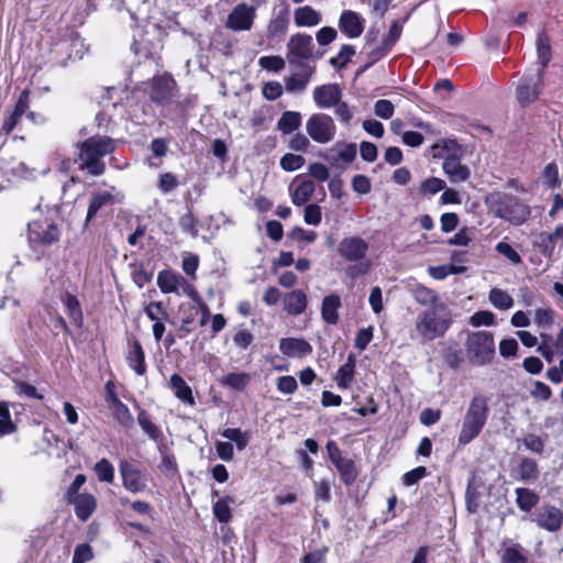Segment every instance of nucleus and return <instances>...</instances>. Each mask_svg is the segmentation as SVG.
Instances as JSON below:
<instances>
[{"label": "nucleus", "mask_w": 563, "mask_h": 563, "mask_svg": "<svg viewBox=\"0 0 563 563\" xmlns=\"http://www.w3.org/2000/svg\"><path fill=\"white\" fill-rule=\"evenodd\" d=\"M495 323V314L488 310H481L475 312L470 318L472 327L493 325Z\"/></svg>", "instance_id": "13d9d810"}, {"label": "nucleus", "mask_w": 563, "mask_h": 563, "mask_svg": "<svg viewBox=\"0 0 563 563\" xmlns=\"http://www.w3.org/2000/svg\"><path fill=\"white\" fill-rule=\"evenodd\" d=\"M322 15L310 5L298 7L294 11V22L297 27H313L321 23Z\"/></svg>", "instance_id": "a878e982"}, {"label": "nucleus", "mask_w": 563, "mask_h": 563, "mask_svg": "<svg viewBox=\"0 0 563 563\" xmlns=\"http://www.w3.org/2000/svg\"><path fill=\"white\" fill-rule=\"evenodd\" d=\"M368 251V244L361 238H345L339 245V253L346 261L362 260Z\"/></svg>", "instance_id": "a211bd4d"}, {"label": "nucleus", "mask_w": 563, "mask_h": 563, "mask_svg": "<svg viewBox=\"0 0 563 563\" xmlns=\"http://www.w3.org/2000/svg\"><path fill=\"white\" fill-rule=\"evenodd\" d=\"M537 52H538V58L541 64L540 70H542L548 65L550 57H551V48H550V44H549V38L543 33L538 35Z\"/></svg>", "instance_id": "603ef678"}, {"label": "nucleus", "mask_w": 563, "mask_h": 563, "mask_svg": "<svg viewBox=\"0 0 563 563\" xmlns=\"http://www.w3.org/2000/svg\"><path fill=\"white\" fill-rule=\"evenodd\" d=\"M305 157L287 153L280 158V167L286 172H295L305 165Z\"/></svg>", "instance_id": "6e6d98bb"}, {"label": "nucleus", "mask_w": 563, "mask_h": 563, "mask_svg": "<svg viewBox=\"0 0 563 563\" xmlns=\"http://www.w3.org/2000/svg\"><path fill=\"white\" fill-rule=\"evenodd\" d=\"M394 110V104L386 99H379L378 101L375 102L374 106L375 114L385 120L390 119L393 117Z\"/></svg>", "instance_id": "e2e57ef3"}, {"label": "nucleus", "mask_w": 563, "mask_h": 563, "mask_svg": "<svg viewBox=\"0 0 563 563\" xmlns=\"http://www.w3.org/2000/svg\"><path fill=\"white\" fill-rule=\"evenodd\" d=\"M355 55V48L352 45L345 44L340 48L336 56L330 58V64L338 69L345 67Z\"/></svg>", "instance_id": "864d4df0"}, {"label": "nucleus", "mask_w": 563, "mask_h": 563, "mask_svg": "<svg viewBox=\"0 0 563 563\" xmlns=\"http://www.w3.org/2000/svg\"><path fill=\"white\" fill-rule=\"evenodd\" d=\"M298 387L295 377L286 375L277 379V389L285 395L294 394Z\"/></svg>", "instance_id": "69168bd1"}, {"label": "nucleus", "mask_w": 563, "mask_h": 563, "mask_svg": "<svg viewBox=\"0 0 563 563\" xmlns=\"http://www.w3.org/2000/svg\"><path fill=\"white\" fill-rule=\"evenodd\" d=\"M301 124V114L296 111H286L277 122V128L284 134H290Z\"/></svg>", "instance_id": "f704fd0d"}, {"label": "nucleus", "mask_w": 563, "mask_h": 563, "mask_svg": "<svg viewBox=\"0 0 563 563\" xmlns=\"http://www.w3.org/2000/svg\"><path fill=\"white\" fill-rule=\"evenodd\" d=\"M62 301L73 322L79 325L82 321V311L78 299L74 295L66 292L62 296Z\"/></svg>", "instance_id": "4c0bfd02"}, {"label": "nucleus", "mask_w": 563, "mask_h": 563, "mask_svg": "<svg viewBox=\"0 0 563 563\" xmlns=\"http://www.w3.org/2000/svg\"><path fill=\"white\" fill-rule=\"evenodd\" d=\"M442 169L452 183L465 181L471 175L470 168L454 155L448 156L443 161Z\"/></svg>", "instance_id": "b1692460"}, {"label": "nucleus", "mask_w": 563, "mask_h": 563, "mask_svg": "<svg viewBox=\"0 0 563 563\" xmlns=\"http://www.w3.org/2000/svg\"><path fill=\"white\" fill-rule=\"evenodd\" d=\"M314 189L316 186L312 180L301 178L300 176L296 177L289 186L291 202L298 207L303 206L311 199Z\"/></svg>", "instance_id": "aec40b11"}, {"label": "nucleus", "mask_w": 563, "mask_h": 563, "mask_svg": "<svg viewBox=\"0 0 563 563\" xmlns=\"http://www.w3.org/2000/svg\"><path fill=\"white\" fill-rule=\"evenodd\" d=\"M125 360L136 375L142 376L146 373L145 353L140 341L133 340L129 343Z\"/></svg>", "instance_id": "393cba45"}, {"label": "nucleus", "mask_w": 563, "mask_h": 563, "mask_svg": "<svg viewBox=\"0 0 563 563\" xmlns=\"http://www.w3.org/2000/svg\"><path fill=\"white\" fill-rule=\"evenodd\" d=\"M340 306L341 300L338 295L325 296L321 307L322 319L329 324H335L339 320L338 309Z\"/></svg>", "instance_id": "2f4dec72"}, {"label": "nucleus", "mask_w": 563, "mask_h": 563, "mask_svg": "<svg viewBox=\"0 0 563 563\" xmlns=\"http://www.w3.org/2000/svg\"><path fill=\"white\" fill-rule=\"evenodd\" d=\"M371 35L372 32L367 34V40L365 44V47L368 49V62L365 65V68H368L369 66L382 59L391 49L390 47H388V44H385L384 42H382V44H379L378 46L371 48Z\"/></svg>", "instance_id": "c03bdc74"}, {"label": "nucleus", "mask_w": 563, "mask_h": 563, "mask_svg": "<svg viewBox=\"0 0 563 563\" xmlns=\"http://www.w3.org/2000/svg\"><path fill=\"white\" fill-rule=\"evenodd\" d=\"M279 350L287 357H302L312 352L311 345L306 340L298 338L282 339Z\"/></svg>", "instance_id": "4be33fe9"}, {"label": "nucleus", "mask_w": 563, "mask_h": 563, "mask_svg": "<svg viewBox=\"0 0 563 563\" xmlns=\"http://www.w3.org/2000/svg\"><path fill=\"white\" fill-rule=\"evenodd\" d=\"M137 422L141 429L154 441H158L163 437L162 430L152 421L150 415L145 410H140Z\"/></svg>", "instance_id": "c9c22d12"}, {"label": "nucleus", "mask_w": 563, "mask_h": 563, "mask_svg": "<svg viewBox=\"0 0 563 563\" xmlns=\"http://www.w3.org/2000/svg\"><path fill=\"white\" fill-rule=\"evenodd\" d=\"M258 65L266 70L278 73L284 69L285 60L280 56H262Z\"/></svg>", "instance_id": "4d7b16f0"}, {"label": "nucleus", "mask_w": 563, "mask_h": 563, "mask_svg": "<svg viewBox=\"0 0 563 563\" xmlns=\"http://www.w3.org/2000/svg\"><path fill=\"white\" fill-rule=\"evenodd\" d=\"M445 189V181L437 178V177H429L424 179L419 187V194L423 197H430L433 196L442 190Z\"/></svg>", "instance_id": "a18cd8bd"}, {"label": "nucleus", "mask_w": 563, "mask_h": 563, "mask_svg": "<svg viewBox=\"0 0 563 563\" xmlns=\"http://www.w3.org/2000/svg\"><path fill=\"white\" fill-rule=\"evenodd\" d=\"M132 49L136 56L153 60L155 65H158L161 45L158 42L152 41L147 33L141 34L139 38H134Z\"/></svg>", "instance_id": "f3484780"}, {"label": "nucleus", "mask_w": 563, "mask_h": 563, "mask_svg": "<svg viewBox=\"0 0 563 563\" xmlns=\"http://www.w3.org/2000/svg\"><path fill=\"white\" fill-rule=\"evenodd\" d=\"M542 86V70L533 76H525L517 87V99L521 106H528L537 100Z\"/></svg>", "instance_id": "ddd939ff"}, {"label": "nucleus", "mask_w": 563, "mask_h": 563, "mask_svg": "<svg viewBox=\"0 0 563 563\" xmlns=\"http://www.w3.org/2000/svg\"><path fill=\"white\" fill-rule=\"evenodd\" d=\"M68 503L74 506L77 518L84 522L90 518L97 508V499L89 493H81L80 496H75Z\"/></svg>", "instance_id": "5701e85b"}, {"label": "nucleus", "mask_w": 563, "mask_h": 563, "mask_svg": "<svg viewBox=\"0 0 563 563\" xmlns=\"http://www.w3.org/2000/svg\"><path fill=\"white\" fill-rule=\"evenodd\" d=\"M14 390L18 395H23L27 398L43 399V395L38 394L33 385L22 380H13Z\"/></svg>", "instance_id": "bf43d9fd"}, {"label": "nucleus", "mask_w": 563, "mask_h": 563, "mask_svg": "<svg viewBox=\"0 0 563 563\" xmlns=\"http://www.w3.org/2000/svg\"><path fill=\"white\" fill-rule=\"evenodd\" d=\"M109 408L112 411L114 419L123 428H126V429L132 428V426L134 423V419H133L129 408L121 400L111 405Z\"/></svg>", "instance_id": "58836bf2"}, {"label": "nucleus", "mask_w": 563, "mask_h": 563, "mask_svg": "<svg viewBox=\"0 0 563 563\" xmlns=\"http://www.w3.org/2000/svg\"><path fill=\"white\" fill-rule=\"evenodd\" d=\"M58 227L49 221H33L29 224V240L32 244L48 246L59 240Z\"/></svg>", "instance_id": "9d476101"}, {"label": "nucleus", "mask_w": 563, "mask_h": 563, "mask_svg": "<svg viewBox=\"0 0 563 563\" xmlns=\"http://www.w3.org/2000/svg\"><path fill=\"white\" fill-rule=\"evenodd\" d=\"M184 282V277L172 271H163L157 275V286L164 294L176 292Z\"/></svg>", "instance_id": "c756f323"}, {"label": "nucleus", "mask_w": 563, "mask_h": 563, "mask_svg": "<svg viewBox=\"0 0 563 563\" xmlns=\"http://www.w3.org/2000/svg\"><path fill=\"white\" fill-rule=\"evenodd\" d=\"M341 475V479L345 485H351L357 477V471L354 462L350 459L344 457L334 465Z\"/></svg>", "instance_id": "a19ab883"}, {"label": "nucleus", "mask_w": 563, "mask_h": 563, "mask_svg": "<svg viewBox=\"0 0 563 563\" xmlns=\"http://www.w3.org/2000/svg\"><path fill=\"white\" fill-rule=\"evenodd\" d=\"M313 101L320 109L334 107L341 100L342 92L336 84H325L314 88Z\"/></svg>", "instance_id": "dca6fc26"}, {"label": "nucleus", "mask_w": 563, "mask_h": 563, "mask_svg": "<svg viewBox=\"0 0 563 563\" xmlns=\"http://www.w3.org/2000/svg\"><path fill=\"white\" fill-rule=\"evenodd\" d=\"M298 69L292 73L285 82L288 92L303 91L314 71V68L308 64H296Z\"/></svg>", "instance_id": "412c9836"}, {"label": "nucleus", "mask_w": 563, "mask_h": 563, "mask_svg": "<svg viewBox=\"0 0 563 563\" xmlns=\"http://www.w3.org/2000/svg\"><path fill=\"white\" fill-rule=\"evenodd\" d=\"M232 504H234L233 497L227 496L213 505V515L220 522L227 523L231 519Z\"/></svg>", "instance_id": "37998d69"}, {"label": "nucleus", "mask_w": 563, "mask_h": 563, "mask_svg": "<svg viewBox=\"0 0 563 563\" xmlns=\"http://www.w3.org/2000/svg\"><path fill=\"white\" fill-rule=\"evenodd\" d=\"M284 305L289 314H301L307 308V296L302 290H294L286 295Z\"/></svg>", "instance_id": "c85d7f7f"}, {"label": "nucleus", "mask_w": 563, "mask_h": 563, "mask_svg": "<svg viewBox=\"0 0 563 563\" xmlns=\"http://www.w3.org/2000/svg\"><path fill=\"white\" fill-rule=\"evenodd\" d=\"M488 301L498 310H509L514 306V298L506 290L497 287L489 290Z\"/></svg>", "instance_id": "72a5a7b5"}, {"label": "nucleus", "mask_w": 563, "mask_h": 563, "mask_svg": "<svg viewBox=\"0 0 563 563\" xmlns=\"http://www.w3.org/2000/svg\"><path fill=\"white\" fill-rule=\"evenodd\" d=\"M365 20L356 12L345 10L339 19L340 31L349 38L358 37L364 31Z\"/></svg>", "instance_id": "6ab92c4d"}, {"label": "nucleus", "mask_w": 563, "mask_h": 563, "mask_svg": "<svg viewBox=\"0 0 563 563\" xmlns=\"http://www.w3.org/2000/svg\"><path fill=\"white\" fill-rule=\"evenodd\" d=\"M307 134L319 144L331 142L336 133L333 119L325 113H314L306 122Z\"/></svg>", "instance_id": "423d86ee"}, {"label": "nucleus", "mask_w": 563, "mask_h": 563, "mask_svg": "<svg viewBox=\"0 0 563 563\" xmlns=\"http://www.w3.org/2000/svg\"><path fill=\"white\" fill-rule=\"evenodd\" d=\"M114 203V196L110 190H101L97 191L92 195L88 212H87V221L92 219L99 210L103 207H108Z\"/></svg>", "instance_id": "7c9ffc66"}, {"label": "nucleus", "mask_w": 563, "mask_h": 563, "mask_svg": "<svg viewBox=\"0 0 563 563\" xmlns=\"http://www.w3.org/2000/svg\"><path fill=\"white\" fill-rule=\"evenodd\" d=\"M356 152L355 143L338 142L324 152L323 158L332 167L344 168L355 159Z\"/></svg>", "instance_id": "f8f14e48"}, {"label": "nucleus", "mask_w": 563, "mask_h": 563, "mask_svg": "<svg viewBox=\"0 0 563 563\" xmlns=\"http://www.w3.org/2000/svg\"><path fill=\"white\" fill-rule=\"evenodd\" d=\"M95 472L100 482L111 484L114 481V467L107 459L97 462Z\"/></svg>", "instance_id": "de8ad7c7"}, {"label": "nucleus", "mask_w": 563, "mask_h": 563, "mask_svg": "<svg viewBox=\"0 0 563 563\" xmlns=\"http://www.w3.org/2000/svg\"><path fill=\"white\" fill-rule=\"evenodd\" d=\"M488 416L487 399L484 396H475L470 402L463 418L459 434V444L466 445L473 441L483 430Z\"/></svg>", "instance_id": "20e7f679"}, {"label": "nucleus", "mask_w": 563, "mask_h": 563, "mask_svg": "<svg viewBox=\"0 0 563 563\" xmlns=\"http://www.w3.org/2000/svg\"><path fill=\"white\" fill-rule=\"evenodd\" d=\"M256 18V8L247 3H239L229 13L225 27L234 32L250 31Z\"/></svg>", "instance_id": "1a4fd4ad"}, {"label": "nucleus", "mask_w": 563, "mask_h": 563, "mask_svg": "<svg viewBox=\"0 0 563 563\" xmlns=\"http://www.w3.org/2000/svg\"><path fill=\"white\" fill-rule=\"evenodd\" d=\"M466 354L470 362L476 366L492 363L495 357V341L493 333L476 331L468 334L465 342Z\"/></svg>", "instance_id": "39448f33"}, {"label": "nucleus", "mask_w": 563, "mask_h": 563, "mask_svg": "<svg viewBox=\"0 0 563 563\" xmlns=\"http://www.w3.org/2000/svg\"><path fill=\"white\" fill-rule=\"evenodd\" d=\"M221 435L229 441L235 442L239 451H243L250 441V435L246 431H242L239 428H227L221 431Z\"/></svg>", "instance_id": "79ce46f5"}, {"label": "nucleus", "mask_w": 563, "mask_h": 563, "mask_svg": "<svg viewBox=\"0 0 563 563\" xmlns=\"http://www.w3.org/2000/svg\"><path fill=\"white\" fill-rule=\"evenodd\" d=\"M305 222L310 225H318L322 219L321 208L318 205H308L305 208Z\"/></svg>", "instance_id": "0e129e2a"}, {"label": "nucleus", "mask_w": 563, "mask_h": 563, "mask_svg": "<svg viewBox=\"0 0 563 563\" xmlns=\"http://www.w3.org/2000/svg\"><path fill=\"white\" fill-rule=\"evenodd\" d=\"M373 339V328H362L357 331L355 338V347L364 351Z\"/></svg>", "instance_id": "774afa93"}, {"label": "nucleus", "mask_w": 563, "mask_h": 563, "mask_svg": "<svg viewBox=\"0 0 563 563\" xmlns=\"http://www.w3.org/2000/svg\"><path fill=\"white\" fill-rule=\"evenodd\" d=\"M451 325L449 313L440 307H431L417 316L415 333L421 342L444 336Z\"/></svg>", "instance_id": "7ed1b4c3"}, {"label": "nucleus", "mask_w": 563, "mask_h": 563, "mask_svg": "<svg viewBox=\"0 0 563 563\" xmlns=\"http://www.w3.org/2000/svg\"><path fill=\"white\" fill-rule=\"evenodd\" d=\"M518 473L522 481L537 479L539 471L536 461L528 457L522 459L518 466Z\"/></svg>", "instance_id": "3c124183"}, {"label": "nucleus", "mask_w": 563, "mask_h": 563, "mask_svg": "<svg viewBox=\"0 0 563 563\" xmlns=\"http://www.w3.org/2000/svg\"><path fill=\"white\" fill-rule=\"evenodd\" d=\"M93 553L89 544L82 543L76 547L73 563H87L92 560Z\"/></svg>", "instance_id": "052dcab7"}, {"label": "nucleus", "mask_w": 563, "mask_h": 563, "mask_svg": "<svg viewBox=\"0 0 563 563\" xmlns=\"http://www.w3.org/2000/svg\"><path fill=\"white\" fill-rule=\"evenodd\" d=\"M119 472L122 478V485L128 492L140 494L147 488V475L135 464L122 460L119 463Z\"/></svg>", "instance_id": "0eeeda50"}, {"label": "nucleus", "mask_w": 563, "mask_h": 563, "mask_svg": "<svg viewBox=\"0 0 563 563\" xmlns=\"http://www.w3.org/2000/svg\"><path fill=\"white\" fill-rule=\"evenodd\" d=\"M79 168L91 176L106 172L103 157L115 150L114 141L106 135L91 136L77 144Z\"/></svg>", "instance_id": "f257e3e1"}, {"label": "nucleus", "mask_w": 563, "mask_h": 563, "mask_svg": "<svg viewBox=\"0 0 563 563\" xmlns=\"http://www.w3.org/2000/svg\"><path fill=\"white\" fill-rule=\"evenodd\" d=\"M463 266L455 265H439V266H430L428 268L429 275L438 280L444 279L449 275L460 274L464 272Z\"/></svg>", "instance_id": "8fccbe9b"}, {"label": "nucleus", "mask_w": 563, "mask_h": 563, "mask_svg": "<svg viewBox=\"0 0 563 563\" xmlns=\"http://www.w3.org/2000/svg\"><path fill=\"white\" fill-rule=\"evenodd\" d=\"M503 563H527V556L519 544H514L505 549L501 554Z\"/></svg>", "instance_id": "09e8293b"}, {"label": "nucleus", "mask_w": 563, "mask_h": 563, "mask_svg": "<svg viewBox=\"0 0 563 563\" xmlns=\"http://www.w3.org/2000/svg\"><path fill=\"white\" fill-rule=\"evenodd\" d=\"M290 8L286 2H282L277 10H274L267 24V37L280 38L286 35L289 26Z\"/></svg>", "instance_id": "2eb2a0df"}, {"label": "nucleus", "mask_w": 563, "mask_h": 563, "mask_svg": "<svg viewBox=\"0 0 563 563\" xmlns=\"http://www.w3.org/2000/svg\"><path fill=\"white\" fill-rule=\"evenodd\" d=\"M169 386L174 391V395L185 404L190 406L195 405V398L190 386L179 374H173L169 379Z\"/></svg>", "instance_id": "cd10ccee"}, {"label": "nucleus", "mask_w": 563, "mask_h": 563, "mask_svg": "<svg viewBox=\"0 0 563 563\" xmlns=\"http://www.w3.org/2000/svg\"><path fill=\"white\" fill-rule=\"evenodd\" d=\"M496 251L507 257L512 264L517 265L521 263V256L519 253L508 243L499 242L496 245Z\"/></svg>", "instance_id": "680f3d73"}, {"label": "nucleus", "mask_w": 563, "mask_h": 563, "mask_svg": "<svg viewBox=\"0 0 563 563\" xmlns=\"http://www.w3.org/2000/svg\"><path fill=\"white\" fill-rule=\"evenodd\" d=\"M179 314H180V330L185 331L186 333L190 332L189 325L194 323L197 314H198V307L196 302H189V303H181L179 306Z\"/></svg>", "instance_id": "e433bc0d"}, {"label": "nucleus", "mask_w": 563, "mask_h": 563, "mask_svg": "<svg viewBox=\"0 0 563 563\" xmlns=\"http://www.w3.org/2000/svg\"><path fill=\"white\" fill-rule=\"evenodd\" d=\"M490 213L515 225L522 224L530 217V208L512 195L494 191L485 200Z\"/></svg>", "instance_id": "f03ea898"}, {"label": "nucleus", "mask_w": 563, "mask_h": 563, "mask_svg": "<svg viewBox=\"0 0 563 563\" xmlns=\"http://www.w3.org/2000/svg\"><path fill=\"white\" fill-rule=\"evenodd\" d=\"M532 521L541 529L556 532L563 526V512L554 506L544 505L537 510Z\"/></svg>", "instance_id": "4468645a"}, {"label": "nucleus", "mask_w": 563, "mask_h": 563, "mask_svg": "<svg viewBox=\"0 0 563 563\" xmlns=\"http://www.w3.org/2000/svg\"><path fill=\"white\" fill-rule=\"evenodd\" d=\"M144 312L147 318L154 322L168 320L169 316L165 310L164 306L159 301H151L144 308Z\"/></svg>", "instance_id": "49530a36"}, {"label": "nucleus", "mask_w": 563, "mask_h": 563, "mask_svg": "<svg viewBox=\"0 0 563 563\" xmlns=\"http://www.w3.org/2000/svg\"><path fill=\"white\" fill-rule=\"evenodd\" d=\"M355 373V358L352 354L347 356V361L343 364L335 376L336 385L339 388H349Z\"/></svg>", "instance_id": "473e14b6"}, {"label": "nucleus", "mask_w": 563, "mask_h": 563, "mask_svg": "<svg viewBox=\"0 0 563 563\" xmlns=\"http://www.w3.org/2000/svg\"><path fill=\"white\" fill-rule=\"evenodd\" d=\"M152 101L165 104L175 96L177 84L170 75L155 76L146 84Z\"/></svg>", "instance_id": "6e6552de"}, {"label": "nucleus", "mask_w": 563, "mask_h": 563, "mask_svg": "<svg viewBox=\"0 0 563 563\" xmlns=\"http://www.w3.org/2000/svg\"><path fill=\"white\" fill-rule=\"evenodd\" d=\"M15 431V424L11 420L9 407L0 402V435L11 434Z\"/></svg>", "instance_id": "5fc2aeb1"}, {"label": "nucleus", "mask_w": 563, "mask_h": 563, "mask_svg": "<svg viewBox=\"0 0 563 563\" xmlns=\"http://www.w3.org/2000/svg\"><path fill=\"white\" fill-rule=\"evenodd\" d=\"M29 98H30L29 90H23L20 93V97L18 99V102H16V104L14 107V110H13L12 114L3 122V130L7 133H10L15 128V125L18 124L20 118L29 109Z\"/></svg>", "instance_id": "bb28decb"}, {"label": "nucleus", "mask_w": 563, "mask_h": 563, "mask_svg": "<svg viewBox=\"0 0 563 563\" xmlns=\"http://www.w3.org/2000/svg\"><path fill=\"white\" fill-rule=\"evenodd\" d=\"M427 476V468L424 466H418L402 476V483L405 486H412L420 479Z\"/></svg>", "instance_id": "338daca9"}, {"label": "nucleus", "mask_w": 563, "mask_h": 563, "mask_svg": "<svg viewBox=\"0 0 563 563\" xmlns=\"http://www.w3.org/2000/svg\"><path fill=\"white\" fill-rule=\"evenodd\" d=\"M517 505L523 511H530L539 501V496L528 488H517Z\"/></svg>", "instance_id": "ea45409f"}, {"label": "nucleus", "mask_w": 563, "mask_h": 563, "mask_svg": "<svg viewBox=\"0 0 563 563\" xmlns=\"http://www.w3.org/2000/svg\"><path fill=\"white\" fill-rule=\"evenodd\" d=\"M313 41L308 34H294L287 43V59L290 65L303 64L312 56Z\"/></svg>", "instance_id": "9b49d317"}]
</instances>
